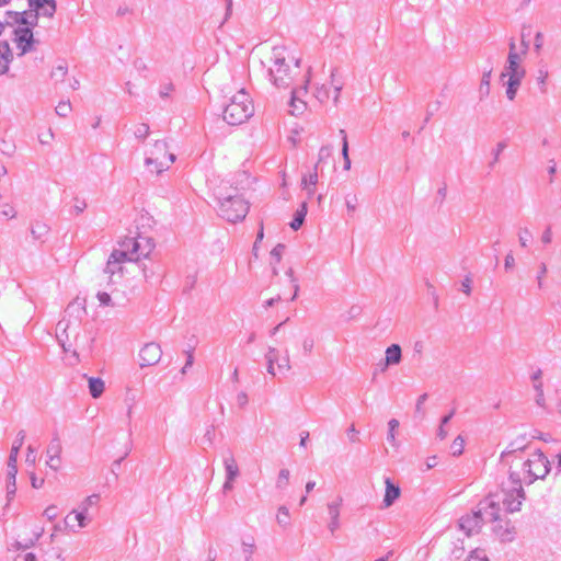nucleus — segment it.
I'll list each match as a JSON object with an SVG mask.
<instances>
[{"label": "nucleus", "instance_id": "49530a36", "mask_svg": "<svg viewBox=\"0 0 561 561\" xmlns=\"http://www.w3.org/2000/svg\"><path fill=\"white\" fill-rule=\"evenodd\" d=\"M289 470L287 469H282L278 473V478H277V481H276V486L278 489H284L287 486L288 484V480H289Z\"/></svg>", "mask_w": 561, "mask_h": 561}, {"label": "nucleus", "instance_id": "bb28decb", "mask_svg": "<svg viewBox=\"0 0 561 561\" xmlns=\"http://www.w3.org/2000/svg\"><path fill=\"white\" fill-rule=\"evenodd\" d=\"M224 466L228 480H234L239 476V468L232 455L225 457Z\"/></svg>", "mask_w": 561, "mask_h": 561}, {"label": "nucleus", "instance_id": "a878e982", "mask_svg": "<svg viewBox=\"0 0 561 561\" xmlns=\"http://www.w3.org/2000/svg\"><path fill=\"white\" fill-rule=\"evenodd\" d=\"M508 80L506 82V96L508 100L513 101L516 96L517 90L520 87L522 80L524 77L519 76H507Z\"/></svg>", "mask_w": 561, "mask_h": 561}, {"label": "nucleus", "instance_id": "6e6552de", "mask_svg": "<svg viewBox=\"0 0 561 561\" xmlns=\"http://www.w3.org/2000/svg\"><path fill=\"white\" fill-rule=\"evenodd\" d=\"M523 470L527 474L528 483L536 479H543L550 471V462L541 451H536L524 462Z\"/></svg>", "mask_w": 561, "mask_h": 561}, {"label": "nucleus", "instance_id": "5fc2aeb1", "mask_svg": "<svg viewBox=\"0 0 561 561\" xmlns=\"http://www.w3.org/2000/svg\"><path fill=\"white\" fill-rule=\"evenodd\" d=\"M36 460H37L36 449L32 445H30L27 447L25 461L27 465L34 466L36 463Z\"/></svg>", "mask_w": 561, "mask_h": 561}, {"label": "nucleus", "instance_id": "72a5a7b5", "mask_svg": "<svg viewBox=\"0 0 561 561\" xmlns=\"http://www.w3.org/2000/svg\"><path fill=\"white\" fill-rule=\"evenodd\" d=\"M318 163L313 167V170L302 175L301 187L308 188V186H316L318 183Z\"/></svg>", "mask_w": 561, "mask_h": 561}, {"label": "nucleus", "instance_id": "2eb2a0df", "mask_svg": "<svg viewBox=\"0 0 561 561\" xmlns=\"http://www.w3.org/2000/svg\"><path fill=\"white\" fill-rule=\"evenodd\" d=\"M402 360V350L399 344H391L386 348L385 359L380 363V370L385 371L388 367L399 365Z\"/></svg>", "mask_w": 561, "mask_h": 561}, {"label": "nucleus", "instance_id": "69168bd1", "mask_svg": "<svg viewBox=\"0 0 561 561\" xmlns=\"http://www.w3.org/2000/svg\"><path fill=\"white\" fill-rule=\"evenodd\" d=\"M541 241L543 244H549L552 241V229L548 226L541 234Z\"/></svg>", "mask_w": 561, "mask_h": 561}, {"label": "nucleus", "instance_id": "aec40b11", "mask_svg": "<svg viewBox=\"0 0 561 561\" xmlns=\"http://www.w3.org/2000/svg\"><path fill=\"white\" fill-rule=\"evenodd\" d=\"M87 505H84L83 507H80L79 511H72L71 514H69L66 518H65V523L67 526L69 527H72L70 522L71 519L78 522V527L79 528H84L88 526L90 519L88 518L87 516Z\"/></svg>", "mask_w": 561, "mask_h": 561}, {"label": "nucleus", "instance_id": "3c124183", "mask_svg": "<svg viewBox=\"0 0 561 561\" xmlns=\"http://www.w3.org/2000/svg\"><path fill=\"white\" fill-rule=\"evenodd\" d=\"M465 561H489V559L483 550L476 549L471 551V553Z\"/></svg>", "mask_w": 561, "mask_h": 561}, {"label": "nucleus", "instance_id": "338daca9", "mask_svg": "<svg viewBox=\"0 0 561 561\" xmlns=\"http://www.w3.org/2000/svg\"><path fill=\"white\" fill-rule=\"evenodd\" d=\"M510 482L512 484L511 488L515 489V488H523L522 486V481H520V478H519V474L516 473V472H511L510 473Z\"/></svg>", "mask_w": 561, "mask_h": 561}, {"label": "nucleus", "instance_id": "a19ab883", "mask_svg": "<svg viewBox=\"0 0 561 561\" xmlns=\"http://www.w3.org/2000/svg\"><path fill=\"white\" fill-rule=\"evenodd\" d=\"M44 561H65L60 548H53L44 556Z\"/></svg>", "mask_w": 561, "mask_h": 561}, {"label": "nucleus", "instance_id": "c756f323", "mask_svg": "<svg viewBox=\"0 0 561 561\" xmlns=\"http://www.w3.org/2000/svg\"><path fill=\"white\" fill-rule=\"evenodd\" d=\"M16 473H18V470L9 469L7 471V496H8L9 501H11L13 499V496L15 495V492H16V484H15Z\"/></svg>", "mask_w": 561, "mask_h": 561}, {"label": "nucleus", "instance_id": "1a4fd4ad", "mask_svg": "<svg viewBox=\"0 0 561 561\" xmlns=\"http://www.w3.org/2000/svg\"><path fill=\"white\" fill-rule=\"evenodd\" d=\"M265 360H266V370L267 373L275 377L276 376V369L284 374L291 369L290 359L288 351L285 350L282 354L279 350H277L274 346H268L267 352L265 354Z\"/></svg>", "mask_w": 561, "mask_h": 561}, {"label": "nucleus", "instance_id": "20e7f679", "mask_svg": "<svg viewBox=\"0 0 561 561\" xmlns=\"http://www.w3.org/2000/svg\"><path fill=\"white\" fill-rule=\"evenodd\" d=\"M253 113V103L249 94L242 89L230 99L224 110L222 118L229 125H240L247 122Z\"/></svg>", "mask_w": 561, "mask_h": 561}, {"label": "nucleus", "instance_id": "4d7b16f0", "mask_svg": "<svg viewBox=\"0 0 561 561\" xmlns=\"http://www.w3.org/2000/svg\"><path fill=\"white\" fill-rule=\"evenodd\" d=\"M547 271L548 270H547L546 263H541L539 265V271H538L537 276H536L539 288H542V286H543V277L546 276Z\"/></svg>", "mask_w": 561, "mask_h": 561}, {"label": "nucleus", "instance_id": "e433bc0d", "mask_svg": "<svg viewBox=\"0 0 561 561\" xmlns=\"http://www.w3.org/2000/svg\"><path fill=\"white\" fill-rule=\"evenodd\" d=\"M47 457L48 456H60L61 454V443L58 437H54L46 450Z\"/></svg>", "mask_w": 561, "mask_h": 561}, {"label": "nucleus", "instance_id": "f704fd0d", "mask_svg": "<svg viewBox=\"0 0 561 561\" xmlns=\"http://www.w3.org/2000/svg\"><path fill=\"white\" fill-rule=\"evenodd\" d=\"M277 523L279 526L286 528L290 525V515L289 511L286 506H280L278 508V514L276 516Z\"/></svg>", "mask_w": 561, "mask_h": 561}, {"label": "nucleus", "instance_id": "58836bf2", "mask_svg": "<svg viewBox=\"0 0 561 561\" xmlns=\"http://www.w3.org/2000/svg\"><path fill=\"white\" fill-rule=\"evenodd\" d=\"M314 96L321 103L327 102L330 99V91L325 84L318 85L314 91Z\"/></svg>", "mask_w": 561, "mask_h": 561}, {"label": "nucleus", "instance_id": "c03bdc74", "mask_svg": "<svg viewBox=\"0 0 561 561\" xmlns=\"http://www.w3.org/2000/svg\"><path fill=\"white\" fill-rule=\"evenodd\" d=\"M463 438L460 435L457 436L450 446L451 454L454 456H460L463 453Z\"/></svg>", "mask_w": 561, "mask_h": 561}, {"label": "nucleus", "instance_id": "f257e3e1", "mask_svg": "<svg viewBox=\"0 0 561 561\" xmlns=\"http://www.w3.org/2000/svg\"><path fill=\"white\" fill-rule=\"evenodd\" d=\"M65 313L66 316L56 325V337L62 351L70 354V364L75 365L81 360V356L90 355L93 339L81 327L80 318L85 313V308L81 304H69Z\"/></svg>", "mask_w": 561, "mask_h": 561}, {"label": "nucleus", "instance_id": "13d9d810", "mask_svg": "<svg viewBox=\"0 0 561 561\" xmlns=\"http://www.w3.org/2000/svg\"><path fill=\"white\" fill-rule=\"evenodd\" d=\"M87 208V203L83 199L75 198V204L72 206V213L76 215L81 214Z\"/></svg>", "mask_w": 561, "mask_h": 561}, {"label": "nucleus", "instance_id": "603ef678", "mask_svg": "<svg viewBox=\"0 0 561 561\" xmlns=\"http://www.w3.org/2000/svg\"><path fill=\"white\" fill-rule=\"evenodd\" d=\"M530 238H531V233L528 228H523L519 230L518 240L523 248L528 247V241Z\"/></svg>", "mask_w": 561, "mask_h": 561}, {"label": "nucleus", "instance_id": "473e14b6", "mask_svg": "<svg viewBox=\"0 0 561 561\" xmlns=\"http://www.w3.org/2000/svg\"><path fill=\"white\" fill-rule=\"evenodd\" d=\"M49 231V227L41 221H36L31 227V234L34 240H43Z\"/></svg>", "mask_w": 561, "mask_h": 561}, {"label": "nucleus", "instance_id": "2f4dec72", "mask_svg": "<svg viewBox=\"0 0 561 561\" xmlns=\"http://www.w3.org/2000/svg\"><path fill=\"white\" fill-rule=\"evenodd\" d=\"M306 215H307V203L304 202V203H301L300 207L297 209V211L294 216V219L290 222L291 229L298 230L302 226Z\"/></svg>", "mask_w": 561, "mask_h": 561}, {"label": "nucleus", "instance_id": "ea45409f", "mask_svg": "<svg viewBox=\"0 0 561 561\" xmlns=\"http://www.w3.org/2000/svg\"><path fill=\"white\" fill-rule=\"evenodd\" d=\"M506 148V142L500 141L496 147L492 149V161L490 162V168H493L500 160V156L503 150Z\"/></svg>", "mask_w": 561, "mask_h": 561}, {"label": "nucleus", "instance_id": "c9c22d12", "mask_svg": "<svg viewBox=\"0 0 561 561\" xmlns=\"http://www.w3.org/2000/svg\"><path fill=\"white\" fill-rule=\"evenodd\" d=\"M400 423L397 419H391L388 422V434H387V440L392 445L397 446V439H396V430L399 427Z\"/></svg>", "mask_w": 561, "mask_h": 561}, {"label": "nucleus", "instance_id": "cd10ccee", "mask_svg": "<svg viewBox=\"0 0 561 561\" xmlns=\"http://www.w3.org/2000/svg\"><path fill=\"white\" fill-rule=\"evenodd\" d=\"M15 15L16 22L28 26H35L38 21V13L33 11L32 9L28 12L24 11L23 13H15Z\"/></svg>", "mask_w": 561, "mask_h": 561}, {"label": "nucleus", "instance_id": "8fccbe9b", "mask_svg": "<svg viewBox=\"0 0 561 561\" xmlns=\"http://www.w3.org/2000/svg\"><path fill=\"white\" fill-rule=\"evenodd\" d=\"M334 76H335V70H332L330 77H331V82H332L333 88H334L333 102L336 105L339 103L340 93L342 91L343 84L341 82H335L334 81Z\"/></svg>", "mask_w": 561, "mask_h": 561}, {"label": "nucleus", "instance_id": "4468645a", "mask_svg": "<svg viewBox=\"0 0 561 561\" xmlns=\"http://www.w3.org/2000/svg\"><path fill=\"white\" fill-rule=\"evenodd\" d=\"M309 80H310V78L308 77L304 81V84L301 87L291 90V99L289 102V106H290V113L293 115L302 113V111L306 107V103L302 100H300V95H304L307 93V85L309 83Z\"/></svg>", "mask_w": 561, "mask_h": 561}, {"label": "nucleus", "instance_id": "37998d69", "mask_svg": "<svg viewBox=\"0 0 561 561\" xmlns=\"http://www.w3.org/2000/svg\"><path fill=\"white\" fill-rule=\"evenodd\" d=\"M55 112L60 117H67L71 112V104L69 101H61L55 108Z\"/></svg>", "mask_w": 561, "mask_h": 561}, {"label": "nucleus", "instance_id": "6e6d98bb", "mask_svg": "<svg viewBox=\"0 0 561 561\" xmlns=\"http://www.w3.org/2000/svg\"><path fill=\"white\" fill-rule=\"evenodd\" d=\"M489 90H490V72L488 73H484L482 76V79H481V83H480V92L482 94H489Z\"/></svg>", "mask_w": 561, "mask_h": 561}, {"label": "nucleus", "instance_id": "9b49d317", "mask_svg": "<svg viewBox=\"0 0 561 561\" xmlns=\"http://www.w3.org/2000/svg\"><path fill=\"white\" fill-rule=\"evenodd\" d=\"M506 514L502 512L499 506V517L494 519H486V523H493V533L503 542L513 541L515 537V528L511 524V520L505 517Z\"/></svg>", "mask_w": 561, "mask_h": 561}, {"label": "nucleus", "instance_id": "4be33fe9", "mask_svg": "<svg viewBox=\"0 0 561 561\" xmlns=\"http://www.w3.org/2000/svg\"><path fill=\"white\" fill-rule=\"evenodd\" d=\"M134 245H136V238H126L119 243V249H115L113 252H123L124 259L133 262L135 261Z\"/></svg>", "mask_w": 561, "mask_h": 561}, {"label": "nucleus", "instance_id": "79ce46f5", "mask_svg": "<svg viewBox=\"0 0 561 561\" xmlns=\"http://www.w3.org/2000/svg\"><path fill=\"white\" fill-rule=\"evenodd\" d=\"M24 439H25V432L23 430L19 431L16 436H15V439L13 440V444H12V447H11V453L12 454H18L19 455V451L24 443Z\"/></svg>", "mask_w": 561, "mask_h": 561}, {"label": "nucleus", "instance_id": "393cba45", "mask_svg": "<svg viewBox=\"0 0 561 561\" xmlns=\"http://www.w3.org/2000/svg\"><path fill=\"white\" fill-rule=\"evenodd\" d=\"M89 391L92 398L96 399L102 396L105 389V383L101 378L98 377H89Z\"/></svg>", "mask_w": 561, "mask_h": 561}, {"label": "nucleus", "instance_id": "0eeeda50", "mask_svg": "<svg viewBox=\"0 0 561 561\" xmlns=\"http://www.w3.org/2000/svg\"><path fill=\"white\" fill-rule=\"evenodd\" d=\"M488 499H494L500 502V507L504 514L515 513L520 510L522 503L525 500V492L523 488L503 489L501 494L491 495Z\"/></svg>", "mask_w": 561, "mask_h": 561}, {"label": "nucleus", "instance_id": "09e8293b", "mask_svg": "<svg viewBox=\"0 0 561 561\" xmlns=\"http://www.w3.org/2000/svg\"><path fill=\"white\" fill-rule=\"evenodd\" d=\"M134 135L136 138L144 140L149 135V125L145 123L137 125Z\"/></svg>", "mask_w": 561, "mask_h": 561}, {"label": "nucleus", "instance_id": "4c0bfd02", "mask_svg": "<svg viewBox=\"0 0 561 561\" xmlns=\"http://www.w3.org/2000/svg\"><path fill=\"white\" fill-rule=\"evenodd\" d=\"M174 91V84L170 81L163 82L160 84L158 94L161 99H168L171 96Z\"/></svg>", "mask_w": 561, "mask_h": 561}, {"label": "nucleus", "instance_id": "423d86ee", "mask_svg": "<svg viewBox=\"0 0 561 561\" xmlns=\"http://www.w3.org/2000/svg\"><path fill=\"white\" fill-rule=\"evenodd\" d=\"M175 161V154L169 152L164 140H157L145 159V164L151 173L160 174Z\"/></svg>", "mask_w": 561, "mask_h": 561}, {"label": "nucleus", "instance_id": "e2e57ef3", "mask_svg": "<svg viewBox=\"0 0 561 561\" xmlns=\"http://www.w3.org/2000/svg\"><path fill=\"white\" fill-rule=\"evenodd\" d=\"M96 297H98L101 306H111L112 305V298H111L110 294H107L105 291H99Z\"/></svg>", "mask_w": 561, "mask_h": 561}, {"label": "nucleus", "instance_id": "5701e85b", "mask_svg": "<svg viewBox=\"0 0 561 561\" xmlns=\"http://www.w3.org/2000/svg\"><path fill=\"white\" fill-rule=\"evenodd\" d=\"M18 34V41L20 44L25 43L23 46H21L22 54H25L31 49V45L33 42V33L30 27L20 28L16 31Z\"/></svg>", "mask_w": 561, "mask_h": 561}, {"label": "nucleus", "instance_id": "39448f33", "mask_svg": "<svg viewBox=\"0 0 561 561\" xmlns=\"http://www.w3.org/2000/svg\"><path fill=\"white\" fill-rule=\"evenodd\" d=\"M219 215L229 222H238L245 218L249 211V202L239 194H224L218 192Z\"/></svg>", "mask_w": 561, "mask_h": 561}, {"label": "nucleus", "instance_id": "7ed1b4c3", "mask_svg": "<svg viewBox=\"0 0 561 561\" xmlns=\"http://www.w3.org/2000/svg\"><path fill=\"white\" fill-rule=\"evenodd\" d=\"M499 517V502L494 499H484L478 505L476 511L467 514L459 519V528L466 534L471 536L478 533L486 519H494Z\"/></svg>", "mask_w": 561, "mask_h": 561}, {"label": "nucleus", "instance_id": "774afa93", "mask_svg": "<svg viewBox=\"0 0 561 561\" xmlns=\"http://www.w3.org/2000/svg\"><path fill=\"white\" fill-rule=\"evenodd\" d=\"M461 290L468 296L471 294V278L469 276L461 282Z\"/></svg>", "mask_w": 561, "mask_h": 561}, {"label": "nucleus", "instance_id": "f03ea898", "mask_svg": "<svg viewBox=\"0 0 561 561\" xmlns=\"http://www.w3.org/2000/svg\"><path fill=\"white\" fill-rule=\"evenodd\" d=\"M266 78L277 89H288L299 73L300 58L285 46H274L266 65Z\"/></svg>", "mask_w": 561, "mask_h": 561}, {"label": "nucleus", "instance_id": "c85d7f7f", "mask_svg": "<svg viewBox=\"0 0 561 561\" xmlns=\"http://www.w3.org/2000/svg\"><path fill=\"white\" fill-rule=\"evenodd\" d=\"M341 138H342V157H343V169L345 171H348L351 169V159L348 156V142H347V135L344 129H340L339 131Z\"/></svg>", "mask_w": 561, "mask_h": 561}, {"label": "nucleus", "instance_id": "864d4df0", "mask_svg": "<svg viewBox=\"0 0 561 561\" xmlns=\"http://www.w3.org/2000/svg\"><path fill=\"white\" fill-rule=\"evenodd\" d=\"M284 251H285V245L282 243L276 244L272 249L271 256L276 261V263L280 262Z\"/></svg>", "mask_w": 561, "mask_h": 561}, {"label": "nucleus", "instance_id": "7c9ffc66", "mask_svg": "<svg viewBox=\"0 0 561 561\" xmlns=\"http://www.w3.org/2000/svg\"><path fill=\"white\" fill-rule=\"evenodd\" d=\"M526 447L525 437L516 438L514 442H512L504 451L501 454V459H505L507 456L523 450Z\"/></svg>", "mask_w": 561, "mask_h": 561}, {"label": "nucleus", "instance_id": "a211bd4d", "mask_svg": "<svg viewBox=\"0 0 561 561\" xmlns=\"http://www.w3.org/2000/svg\"><path fill=\"white\" fill-rule=\"evenodd\" d=\"M342 499H337L334 502L328 504V512L330 516L329 529L333 534L340 527V506Z\"/></svg>", "mask_w": 561, "mask_h": 561}, {"label": "nucleus", "instance_id": "0e129e2a", "mask_svg": "<svg viewBox=\"0 0 561 561\" xmlns=\"http://www.w3.org/2000/svg\"><path fill=\"white\" fill-rule=\"evenodd\" d=\"M1 214L8 218H14L16 216V211L13 206L9 204L3 205V209L1 210Z\"/></svg>", "mask_w": 561, "mask_h": 561}, {"label": "nucleus", "instance_id": "9d476101", "mask_svg": "<svg viewBox=\"0 0 561 561\" xmlns=\"http://www.w3.org/2000/svg\"><path fill=\"white\" fill-rule=\"evenodd\" d=\"M123 252H112L107 259L106 265L103 270V276L107 285L116 283V277L122 278L124 275L123 263L128 260L124 259Z\"/></svg>", "mask_w": 561, "mask_h": 561}, {"label": "nucleus", "instance_id": "052dcab7", "mask_svg": "<svg viewBox=\"0 0 561 561\" xmlns=\"http://www.w3.org/2000/svg\"><path fill=\"white\" fill-rule=\"evenodd\" d=\"M314 346V341L312 337H306L302 341V350L305 355H310Z\"/></svg>", "mask_w": 561, "mask_h": 561}, {"label": "nucleus", "instance_id": "6ab92c4d", "mask_svg": "<svg viewBox=\"0 0 561 561\" xmlns=\"http://www.w3.org/2000/svg\"><path fill=\"white\" fill-rule=\"evenodd\" d=\"M385 483H386V492H385L382 503H383L385 507H389L400 496L401 491H400V488L398 485L393 484L389 478L386 479Z\"/></svg>", "mask_w": 561, "mask_h": 561}, {"label": "nucleus", "instance_id": "f3484780", "mask_svg": "<svg viewBox=\"0 0 561 561\" xmlns=\"http://www.w3.org/2000/svg\"><path fill=\"white\" fill-rule=\"evenodd\" d=\"M28 7L36 13L53 18L56 12L55 0H28Z\"/></svg>", "mask_w": 561, "mask_h": 561}, {"label": "nucleus", "instance_id": "bf43d9fd", "mask_svg": "<svg viewBox=\"0 0 561 561\" xmlns=\"http://www.w3.org/2000/svg\"><path fill=\"white\" fill-rule=\"evenodd\" d=\"M60 462H61V459H60V456H48V459L46 461V465L53 469V470H58L59 467H60Z\"/></svg>", "mask_w": 561, "mask_h": 561}, {"label": "nucleus", "instance_id": "b1692460", "mask_svg": "<svg viewBox=\"0 0 561 561\" xmlns=\"http://www.w3.org/2000/svg\"><path fill=\"white\" fill-rule=\"evenodd\" d=\"M43 534H44V528L38 527L33 531V535L31 538H24L22 540H18L15 542V546L18 549H28V548L33 547L38 541V539L43 536Z\"/></svg>", "mask_w": 561, "mask_h": 561}, {"label": "nucleus", "instance_id": "680f3d73", "mask_svg": "<svg viewBox=\"0 0 561 561\" xmlns=\"http://www.w3.org/2000/svg\"><path fill=\"white\" fill-rule=\"evenodd\" d=\"M43 514L49 520L55 519L58 515L57 506H55V505L47 506Z\"/></svg>", "mask_w": 561, "mask_h": 561}, {"label": "nucleus", "instance_id": "f8f14e48", "mask_svg": "<svg viewBox=\"0 0 561 561\" xmlns=\"http://www.w3.org/2000/svg\"><path fill=\"white\" fill-rule=\"evenodd\" d=\"M508 46H510V51H508V56H507V65L505 66V69L501 75L502 78H504L506 76L525 77L526 70L520 65L524 59V56H522V54H518V50L516 49L515 41L513 38L510 41Z\"/></svg>", "mask_w": 561, "mask_h": 561}, {"label": "nucleus", "instance_id": "a18cd8bd", "mask_svg": "<svg viewBox=\"0 0 561 561\" xmlns=\"http://www.w3.org/2000/svg\"><path fill=\"white\" fill-rule=\"evenodd\" d=\"M68 72V67L66 64H60L56 66L51 72V77L56 80L62 81Z\"/></svg>", "mask_w": 561, "mask_h": 561}, {"label": "nucleus", "instance_id": "dca6fc26", "mask_svg": "<svg viewBox=\"0 0 561 561\" xmlns=\"http://www.w3.org/2000/svg\"><path fill=\"white\" fill-rule=\"evenodd\" d=\"M154 249V242L151 238L138 236L136 245H134L135 261L141 257H148Z\"/></svg>", "mask_w": 561, "mask_h": 561}, {"label": "nucleus", "instance_id": "de8ad7c7", "mask_svg": "<svg viewBox=\"0 0 561 561\" xmlns=\"http://www.w3.org/2000/svg\"><path fill=\"white\" fill-rule=\"evenodd\" d=\"M254 540L252 539L250 542L243 541L242 542V552L244 554L245 561H250L252 558V554L254 553Z\"/></svg>", "mask_w": 561, "mask_h": 561}, {"label": "nucleus", "instance_id": "ddd939ff", "mask_svg": "<svg viewBox=\"0 0 561 561\" xmlns=\"http://www.w3.org/2000/svg\"><path fill=\"white\" fill-rule=\"evenodd\" d=\"M162 351L159 344L147 343L139 352L140 366H153L161 359Z\"/></svg>", "mask_w": 561, "mask_h": 561}, {"label": "nucleus", "instance_id": "412c9836", "mask_svg": "<svg viewBox=\"0 0 561 561\" xmlns=\"http://www.w3.org/2000/svg\"><path fill=\"white\" fill-rule=\"evenodd\" d=\"M12 61V51L8 42H0V76L9 71Z\"/></svg>", "mask_w": 561, "mask_h": 561}]
</instances>
